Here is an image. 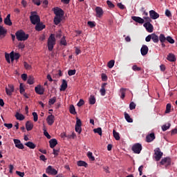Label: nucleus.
I'll list each match as a JSON object with an SVG mask.
<instances>
[{"mask_svg": "<svg viewBox=\"0 0 177 177\" xmlns=\"http://www.w3.org/2000/svg\"><path fill=\"white\" fill-rule=\"evenodd\" d=\"M15 36L17 41H27L30 35L26 34L23 30H19L15 32Z\"/></svg>", "mask_w": 177, "mask_h": 177, "instance_id": "nucleus-1", "label": "nucleus"}, {"mask_svg": "<svg viewBox=\"0 0 177 177\" xmlns=\"http://www.w3.org/2000/svg\"><path fill=\"white\" fill-rule=\"evenodd\" d=\"M48 49L50 52L53 50V48L56 45V37H55V34H51L48 39Z\"/></svg>", "mask_w": 177, "mask_h": 177, "instance_id": "nucleus-2", "label": "nucleus"}, {"mask_svg": "<svg viewBox=\"0 0 177 177\" xmlns=\"http://www.w3.org/2000/svg\"><path fill=\"white\" fill-rule=\"evenodd\" d=\"M30 23L34 26L37 24V23H41V18L39 17V15H37V12L35 11H32L30 12Z\"/></svg>", "mask_w": 177, "mask_h": 177, "instance_id": "nucleus-3", "label": "nucleus"}, {"mask_svg": "<svg viewBox=\"0 0 177 177\" xmlns=\"http://www.w3.org/2000/svg\"><path fill=\"white\" fill-rule=\"evenodd\" d=\"M163 153L161 151V149L160 148H156L154 149V158L156 161H160L161 160Z\"/></svg>", "mask_w": 177, "mask_h": 177, "instance_id": "nucleus-4", "label": "nucleus"}, {"mask_svg": "<svg viewBox=\"0 0 177 177\" xmlns=\"http://www.w3.org/2000/svg\"><path fill=\"white\" fill-rule=\"evenodd\" d=\"M131 149L135 154H140V152L142 151V145L140 143L134 144Z\"/></svg>", "mask_w": 177, "mask_h": 177, "instance_id": "nucleus-5", "label": "nucleus"}, {"mask_svg": "<svg viewBox=\"0 0 177 177\" xmlns=\"http://www.w3.org/2000/svg\"><path fill=\"white\" fill-rule=\"evenodd\" d=\"M55 17H63L64 16V11L59 8H55L53 9Z\"/></svg>", "mask_w": 177, "mask_h": 177, "instance_id": "nucleus-6", "label": "nucleus"}, {"mask_svg": "<svg viewBox=\"0 0 177 177\" xmlns=\"http://www.w3.org/2000/svg\"><path fill=\"white\" fill-rule=\"evenodd\" d=\"M46 172L48 174V175H57V170L53 168V167L51 165L48 166V167L46 169Z\"/></svg>", "mask_w": 177, "mask_h": 177, "instance_id": "nucleus-7", "label": "nucleus"}, {"mask_svg": "<svg viewBox=\"0 0 177 177\" xmlns=\"http://www.w3.org/2000/svg\"><path fill=\"white\" fill-rule=\"evenodd\" d=\"M160 165H165V167H169L171 165V158L166 157L161 160L160 162Z\"/></svg>", "mask_w": 177, "mask_h": 177, "instance_id": "nucleus-8", "label": "nucleus"}, {"mask_svg": "<svg viewBox=\"0 0 177 177\" xmlns=\"http://www.w3.org/2000/svg\"><path fill=\"white\" fill-rule=\"evenodd\" d=\"M6 92L8 96H12V93L15 92V86L13 84H8V87H6Z\"/></svg>", "mask_w": 177, "mask_h": 177, "instance_id": "nucleus-9", "label": "nucleus"}, {"mask_svg": "<svg viewBox=\"0 0 177 177\" xmlns=\"http://www.w3.org/2000/svg\"><path fill=\"white\" fill-rule=\"evenodd\" d=\"M13 142L15 145V147H17V149H19L20 150H23V149H24V145H23V143H21V141H20V140L19 139H14Z\"/></svg>", "mask_w": 177, "mask_h": 177, "instance_id": "nucleus-10", "label": "nucleus"}, {"mask_svg": "<svg viewBox=\"0 0 177 177\" xmlns=\"http://www.w3.org/2000/svg\"><path fill=\"white\" fill-rule=\"evenodd\" d=\"M143 26L146 28L148 32H153V26L150 22H146L144 24Z\"/></svg>", "mask_w": 177, "mask_h": 177, "instance_id": "nucleus-11", "label": "nucleus"}, {"mask_svg": "<svg viewBox=\"0 0 177 177\" xmlns=\"http://www.w3.org/2000/svg\"><path fill=\"white\" fill-rule=\"evenodd\" d=\"M35 91L37 95H44L45 93V88L41 86H36Z\"/></svg>", "mask_w": 177, "mask_h": 177, "instance_id": "nucleus-12", "label": "nucleus"}, {"mask_svg": "<svg viewBox=\"0 0 177 177\" xmlns=\"http://www.w3.org/2000/svg\"><path fill=\"white\" fill-rule=\"evenodd\" d=\"M149 16L153 20H156V19H158V17H160V14L152 10L149 11Z\"/></svg>", "mask_w": 177, "mask_h": 177, "instance_id": "nucleus-13", "label": "nucleus"}, {"mask_svg": "<svg viewBox=\"0 0 177 177\" xmlns=\"http://www.w3.org/2000/svg\"><path fill=\"white\" fill-rule=\"evenodd\" d=\"M142 56H146L149 53V47L146 45H143L140 49Z\"/></svg>", "mask_w": 177, "mask_h": 177, "instance_id": "nucleus-14", "label": "nucleus"}, {"mask_svg": "<svg viewBox=\"0 0 177 177\" xmlns=\"http://www.w3.org/2000/svg\"><path fill=\"white\" fill-rule=\"evenodd\" d=\"M131 19L136 21V23H139V24H143V23H145V19L140 17L133 16L131 17Z\"/></svg>", "mask_w": 177, "mask_h": 177, "instance_id": "nucleus-15", "label": "nucleus"}, {"mask_svg": "<svg viewBox=\"0 0 177 177\" xmlns=\"http://www.w3.org/2000/svg\"><path fill=\"white\" fill-rule=\"evenodd\" d=\"M154 139H156V135L154 134V133H151L147 135L146 137V140L148 143H150V142H153Z\"/></svg>", "mask_w": 177, "mask_h": 177, "instance_id": "nucleus-16", "label": "nucleus"}, {"mask_svg": "<svg viewBox=\"0 0 177 177\" xmlns=\"http://www.w3.org/2000/svg\"><path fill=\"white\" fill-rule=\"evenodd\" d=\"M96 17H102L103 16V9L100 7L95 8Z\"/></svg>", "mask_w": 177, "mask_h": 177, "instance_id": "nucleus-17", "label": "nucleus"}, {"mask_svg": "<svg viewBox=\"0 0 177 177\" xmlns=\"http://www.w3.org/2000/svg\"><path fill=\"white\" fill-rule=\"evenodd\" d=\"M47 123L49 125H53V123L55 122V115H50L46 118Z\"/></svg>", "mask_w": 177, "mask_h": 177, "instance_id": "nucleus-18", "label": "nucleus"}, {"mask_svg": "<svg viewBox=\"0 0 177 177\" xmlns=\"http://www.w3.org/2000/svg\"><path fill=\"white\" fill-rule=\"evenodd\" d=\"M8 33V30L3 28V26H0V37L1 38H4L6 37V34Z\"/></svg>", "mask_w": 177, "mask_h": 177, "instance_id": "nucleus-19", "label": "nucleus"}, {"mask_svg": "<svg viewBox=\"0 0 177 177\" xmlns=\"http://www.w3.org/2000/svg\"><path fill=\"white\" fill-rule=\"evenodd\" d=\"M45 25H44V24L39 22L37 24H36V26H35V30L36 31H42V30H44V28H45Z\"/></svg>", "mask_w": 177, "mask_h": 177, "instance_id": "nucleus-20", "label": "nucleus"}, {"mask_svg": "<svg viewBox=\"0 0 177 177\" xmlns=\"http://www.w3.org/2000/svg\"><path fill=\"white\" fill-rule=\"evenodd\" d=\"M4 24H6V26H12V23L10 20V14H8L4 19Z\"/></svg>", "mask_w": 177, "mask_h": 177, "instance_id": "nucleus-21", "label": "nucleus"}, {"mask_svg": "<svg viewBox=\"0 0 177 177\" xmlns=\"http://www.w3.org/2000/svg\"><path fill=\"white\" fill-rule=\"evenodd\" d=\"M50 149H55L57 145V140L56 138H53L49 141Z\"/></svg>", "mask_w": 177, "mask_h": 177, "instance_id": "nucleus-22", "label": "nucleus"}, {"mask_svg": "<svg viewBox=\"0 0 177 177\" xmlns=\"http://www.w3.org/2000/svg\"><path fill=\"white\" fill-rule=\"evenodd\" d=\"M26 128L27 131H32V128H34V124L31 121H27L26 123Z\"/></svg>", "mask_w": 177, "mask_h": 177, "instance_id": "nucleus-23", "label": "nucleus"}, {"mask_svg": "<svg viewBox=\"0 0 177 177\" xmlns=\"http://www.w3.org/2000/svg\"><path fill=\"white\" fill-rule=\"evenodd\" d=\"M106 85H107V83H104L101 86L100 93L102 96H104L106 95V88H105Z\"/></svg>", "mask_w": 177, "mask_h": 177, "instance_id": "nucleus-24", "label": "nucleus"}, {"mask_svg": "<svg viewBox=\"0 0 177 177\" xmlns=\"http://www.w3.org/2000/svg\"><path fill=\"white\" fill-rule=\"evenodd\" d=\"M167 59L169 62H176V57H175V55H174L172 53H169L167 55Z\"/></svg>", "mask_w": 177, "mask_h": 177, "instance_id": "nucleus-25", "label": "nucleus"}, {"mask_svg": "<svg viewBox=\"0 0 177 177\" xmlns=\"http://www.w3.org/2000/svg\"><path fill=\"white\" fill-rule=\"evenodd\" d=\"M25 146H27V147H29V149H35V147H37V145H35V144L31 141L26 142Z\"/></svg>", "mask_w": 177, "mask_h": 177, "instance_id": "nucleus-26", "label": "nucleus"}, {"mask_svg": "<svg viewBox=\"0 0 177 177\" xmlns=\"http://www.w3.org/2000/svg\"><path fill=\"white\" fill-rule=\"evenodd\" d=\"M151 39L154 44H158L159 37L155 33L151 34Z\"/></svg>", "mask_w": 177, "mask_h": 177, "instance_id": "nucleus-27", "label": "nucleus"}, {"mask_svg": "<svg viewBox=\"0 0 177 177\" xmlns=\"http://www.w3.org/2000/svg\"><path fill=\"white\" fill-rule=\"evenodd\" d=\"M67 81H66V80H63L60 91H66V89H67Z\"/></svg>", "mask_w": 177, "mask_h": 177, "instance_id": "nucleus-28", "label": "nucleus"}, {"mask_svg": "<svg viewBox=\"0 0 177 177\" xmlns=\"http://www.w3.org/2000/svg\"><path fill=\"white\" fill-rule=\"evenodd\" d=\"M77 166L78 167H84L85 168L88 167V163H86L84 160H79L77 161Z\"/></svg>", "mask_w": 177, "mask_h": 177, "instance_id": "nucleus-29", "label": "nucleus"}, {"mask_svg": "<svg viewBox=\"0 0 177 177\" xmlns=\"http://www.w3.org/2000/svg\"><path fill=\"white\" fill-rule=\"evenodd\" d=\"M159 41L161 44H165V42L167 41V37H165V35L164 34L160 35Z\"/></svg>", "mask_w": 177, "mask_h": 177, "instance_id": "nucleus-30", "label": "nucleus"}, {"mask_svg": "<svg viewBox=\"0 0 177 177\" xmlns=\"http://www.w3.org/2000/svg\"><path fill=\"white\" fill-rule=\"evenodd\" d=\"M43 131H44V135L47 138V139H50L51 136L49 135V133L46 131V127H45V124L43 125Z\"/></svg>", "mask_w": 177, "mask_h": 177, "instance_id": "nucleus-31", "label": "nucleus"}, {"mask_svg": "<svg viewBox=\"0 0 177 177\" xmlns=\"http://www.w3.org/2000/svg\"><path fill=\"white\" fill-rule=\"evenodd\" d=\"M62 22V17H55L54 24L55 26H58Z\"/></svg>", "mask_w": 177, "mask_h": 177, "instance_id": "nucleus-32", "label": "nucleus"}, {"mask_svg": "<svg viewBox=\"0 0 177 177\" xmlns=\"http://www.w3.org/2000/svg\"><path fill=\"white\" fill-rule=\"evenodd\" d=\"M124 118L127 122H133V120L129 116L127 112L124 113Z\"/></svg>", "mask_w": 177, "mask_h": 177, "instance_id": "nucleus-33", "label": "nucleus"}, {"mask_svg": "<svg viewBox=\"0 0 177 177\" xmlns=\"http://www.w3.org/2000/svg\"><path fill=\"white\" fill-rule=\"evenodd\" d=\"M15 118H17V120H19V121H23V120H24V118H25V117L23 115V114H21L19 112H17L15 114Z\"/></svg>", "mask_w": 177, "mask_h": 177, "instance_id": "nucleus-34", "label": "nucleus"}, {"mask_svg": "<svg viewBox=\"0 0 177 177\" xmlns=\"http://www.w3.org/2000/svg\"><path fill=\"white\" fill-rule=\"evenodd\" d=\"M96 103V98L95 95H90L89 97V104H95Z\"/></svg>", "mask_w": 177, "mask_h": 177, "instance_id": "nucleus-35", "label": "nucleus"}, {"mask_svg": "<svg viewBox=\"0 0 177 177\" xmlns=\"http://www.w3.org/2000/svg\"><path fill=\"white\" fill-rule=\"evenodd\" d=\"M69 111L71 114H73V115H75L77 114V111H75V107L74 105H71L69 107Z\"/></svg>", "mask_w": 177, "mask_h": 177, "instance_id": "nucleus-36", "label": "nucleus"}, {"mask_svg": "<svg viewBox=\"0 0 177 177\" xmlns=\"http://www.w3.org/2000/svg\"><path fill=\"white\" fill-rule=\"evenodd\" d=\"M113 137L115 138V140H120V133L115 131L114 129L113 130Z\"/></svg>", "mask_w": 177, "mask_h": 177, "instance_id": "nucleus-37", "label": "nucleus"}, {"mask_svg": "<svg viewBox=\"0 0 177 177\" xmlns=\"http://www.w3.org/2000/svg\"><path fill=\"white\" fill-rule=\"evenodd\" d=\"M87 157L91 161H95V156H93V153H92V152H87Z\"/></svg>", "mask_w": 177, "mask_h": 177, "instance_id": "nucleus-38", "label": "nucleus"}, {"mask_svg": "<svg viewBox=\"0 0 177 177\" xmlns=\"http://www.w3.org/2000/svg\"><path fill=\"white\" fill-rule=\"evenodd\" d=\"M170 127H171L170 123H168L167 125L164 124L163 126H162V131H163V132H165V131H167V129H169Z\"/></svg>", "mask_w": 177, "mask_h": 177, "instance_id": "nucleus-39", "label": "nucleus"}, {"mask_svg": "<svg viewBox=\"0 0 177 177\" xmlns=\"http://www.w3.org/2000/svg\"><path fill=\"white\" fill-rule=\"evenodd\" d=\"M125 92H127V88H122L120 89L121 99H124L125 97Z\"/></svg>", "mask_w": 177, "mask_h": 177, "instance_id": "nucleus-40", "label": "nucleus"}, {"mask_svg": "<svg viewBox=\"0 0 177 177\" xmlns=\"http://www.w3.org/2000/svg\"><path fill=\"white\" fill-rule=\"evenodd\" d=\"M93 132L95 133H98V135H100V136H102V128L98 127L97 129H94Z\"/></svg>", "mask_w": 177, "mask_h": 177, "instance_id": "nucleus-41", "label": "nucleus"}, {"mask_svg": "<svg viewBox=\"0 0 177 177\" xmlns=\"http://www.w3.org/2000/svg\"><path fill=\"white\" fill-rule=\"evenodd\" d=\"M166 41H167V42H169V44H175V40L174 39H172V37L171 36H167L166 37Z\"/></svg>", "mask_w": 177, "mask_h": 177, "instance_id": "nucleus-42", "label": "nucleus"}, {"mask_svg": "<svg viewBox=\"0 0 177 177\" xmlns=\"http://www.w3.org/2000/svg\"><path fill=\"white\" fill-rule=\"evenodd\" d=\"M28 84H29V85H32V84H34V77L32 76H29L28 77Z\"/></svg>", "mask_w": 177, "mask_h": 177, "instance_id": "nucleus-43", "label": "nucleus"}, {"mask_svg": "<svg viewBox=\"0 0 177 177\" xmlns=\"http://www.w3.org/2000/svg\"><path fill=\"white\" fill-rule=\"evenodd\" d=\"M60 44L61 45H64V46H66V45H67V41H66V36H63V37L61 39Z\"/></svg>", "mask_w": 177, "mask_h": 177, "instance_id": "nucleus-44", "label": "nucleus"}, {"mask_svg": "<svg viewBox=\"0 0 177 177\" xmlns=\"http://www.w3.org/2000/svg\"><path fill=\"white\" fill-rule=\"evenodd\" d=\"M114 63H115V62L114 60H111L108 62V67L109 68H113L114 67Z\"/></svg>", "mask_w": 177, "mask_h": 177, "instance_id": "nucleus-45", "label": "nucleus"}, {"mask_svg": "<svg viewBox=\"0 0 177 177\" xmlns=\"http://www.w3.org/2000/svg\"><path fill=\"white\" fill-rule=\"evenodd\" d=\"M75 73H77V71L75 69H71L68 71V75H69V77H71L72 75H75Z\"/></svg>", "mask_w": 177, "mask_h": 177, "instance_id": "nucleus-46", "label": "nucleus"}, {"mask_svg": "<svg viewBox=\"0 0 177 177\" xmlns=\"http://www.w3.org/2000/svg\"><path fill=\"white\" fill-rule=\"evenodd\" d=\"M171 104H167L166 111H165L166 114H168L169 113H171Z\"/></svg>", "mask_w": 177, "mask_h": 177, "instance_id": "nucleus-47", "label": "nucleus"}, {"mask_svg": "<svg viewBox=\"0 0 177 177\" xmlns=\"http://www.w3.org/2000/svg\"><path fill=\"white\" fill-rule=\"evenodd\" d=\"M55 103H56V97H53L48 101V104L50 105L55 104Z\"/></svg>", "mask_w": 177, "mask_h": 177, "instance_id": "nucleus-48", "label": "nucleus"}, {"mask_svg": "<svg viewBox=\"0 0 177 177\" xmlns=\"http://www.w3.org/2000/svg\"><path fill=\"white\" fill-rule=\"evenodd\" d=\"M130 110H135L136 109V104L135 102H131L129 104Z\"/></svg>", "mask_w": 177, "mask_h": 177, "instance_id": "nucleus-49", "label": "nucleus"}, {"mask_svg": "<svg viewBox=\"0 0 177 177\" xmlns=\"http://www.w3.org/2000/svg\"><path fill=\"white\" fill-rule=\"evenodd\" d=\"M87 24L88 26H89L91 28H93V27H96V24H95V22L93 21H88L87 22Z\"/></svg>", "mask_w": 177, "mask_h": 177, "instance_id": "nucleus-50", "label": "nucleus"}, {"mask_svg": "<svg viewBox=\"0 0 177 177\" xmlns=\"http://www.w3.org/2000/svg\"><path fill=\"white\" fill-rule=\"evenodd\" d=\"M132 70L133 71H140V70H142V68L138 67V65H134L132 66Z\"/></svg>", "mask_w": 177, "mask_h": 177, "instance_id": "nucleus-51", "label": "nucleus"}, {"mask_svg": "<svg viewBox=\"0 0 177 177\" xmlns=\"http://www.w3.org/2000/svg\"><path fill=\"white\" fill-rule=\"evenodd\" d=\"M24 66L26 70H31V65L28 64V63L24 62Z\"/></svg>", "mask_w": 177, "mask_h": 177, "instance_id": "nucleus-52", "label": "nucleus"}, {"mask_svg": "<svg viewBox=\"0 0 177 177\" xmlns=\"http://www.w3.org/2000/svg\"><path fill=\"white\" fill-rule=\"evenodd\" d=\"M32 115H33V120L35 121V122H37V121H38V114L36 112H33Z\"/></svg>", "mask_w": 177, "mask_h": 177, "instance_id": "nucleus-53", "label": "nucleus"}, {"mask_svg": "<svg viewBox=\"0 0 177 177\" xmlns=\"http://www.w3.org/2000/svg\"><path fill=\"white\" fill-rule=\"evenodd\" d=\"M82 122L80 120V118H77L75 127H82Z\"/></svg>", "mask_w": 177, "mask_h": 177, "instance_id": "nucleus-54", "label": "nucleus"}, {"mask_svg": "<svg viewBox=\"0 0 177 177\" xmlns=\"http://www.w3.org/2000/svg\"><path fill=\"white\" fill-rule=\"evenodd\" d=\"M4 127L8 128V129H12V128H13V124L12 123H9V124L5 123Z\"/></svg>", "mask_w": 177, "mask_h": 177, "instance_id": "nucleus-55", "label": "nucleus"}, {"mask_svg": "<svg viewBox=\"0 0 177 177\" xmlns=\"http://www.w3.org/2000/svg\"><path fill=\"white\" fill-rule=\"evenodd\" d=\"M106 3H107L109 8H113L115 6L114 4L110 0L106 1Z\"/></svg>", "mask_w": 177, "mask_h": 177, "instance_id": "nucleus-56", "label": "nucleus"}, {"mask_svg": "<svg viewBox=\"0 0 177 177\" xmlns=\"http://www.w3.org/2000/svg\"><path fill=\"white\" fill-rule=\"evenodd\" d=\"M84 104H85V102L84 101V100L80 99L77 103L78 107H81V106H84Z\"/></svg>", "mask_w": 177, "mask_h": 177, "instance_id": "nucleus-57", "label": "nucleus"}, {"mask_svg": "<svg viewBox=\"0 0 177 177\" xmlns=\"http://www.w3.org/2000/svg\"><path fill=\"white\" fill-rule=\"evenodd\" d=\"M10 59H11V62H14L15 60V52L12 51L10 53Z\"/></svg>", "mask_w": 177, "mask_h": 177, "instance_id": "nucleus-58", "label": "nucleus"}, {"mask_svg": "<svg viewBox=\"0 0 177 177\" xmlns=\"http://www.w3.org/2000/svg\"><path fill=\"white\" fill-rule=\"evenodd\" d=\"M75 132H78V133H81V132H82V129L81 128V127H78V126H75Z\"/></svg>", "mask_w": 177, "mask_h": 177, "instance_id": "nucleus-59", "label": "nucleus"}, {"mask_svg": "<svg viewBox=\"0 0 177 177\" xmlns=\"http://www.w3.org/2000/svg\"><path fill=\"white\" fill-rule=\"evenodd\" d=\"M165 15L167 17H172V14L171 13V11H169V10H165Z\"/></svg>", "mask_w": 177, "mask_h": 177, "instance_id": "nucleus-60", "label": "nucleus"}, {"mask_svg": "<svg viewBox=\"0 0 177 177\" xmlns=\"http://www.w3.org/2000/svg\"><path fill=\"white\" fill-rule=\"evenodd\" d=\"M5 57H6V62H8V63H10V55L6 53Z\"/></svg>", "mask_w": 177, "mask_h": 177, "instance_id": "nucleus-61", "label": "nucleus"}, {"mask_svg": "<svg viewBox=\"0 0 177 177\" xmlns=\"http://www.w3.org/2000/svg\"><path fill=\"white\" fill-rule=\"evenodd\" d=\"M19 91H20V93L21 94L24 93V92L26 91V90L24 89V87H23V85H21V84L19 86Z\"/></svg>", "mask_w": 177, "mask_h": 177, "instance_id": "nucleus-62", "label": "nucleus"}, {"mask_svg": "<svg viewBox=\"0 0 177 177\" xmlns=\"http://www.w3.org/2000/svg\"><path fill=\"white\" fill-rule=\"evenodd\" d=\"M21 77L23 81H27V78H28L27 74L23 73Z\"/></svg>", "mask_w": 177, "mask_h": 177, "instance_id": "nucleus-63", "label": "nucleus"}, {"mask_svg": "<svg viewBox=\"0 0 177 177\" xmlns=\"http://www.w3.org/2000/svg\"><path fill=\"white\" fill-rule=\"evenodd\" d=\"M176 134H177V129H174L171 130V136L174 135H176Z\"/></svg>", "mask_w": 177, "mask_h": 177, "instance_id": "nucleus-64", "label": "nucleus"}]
</instances>
